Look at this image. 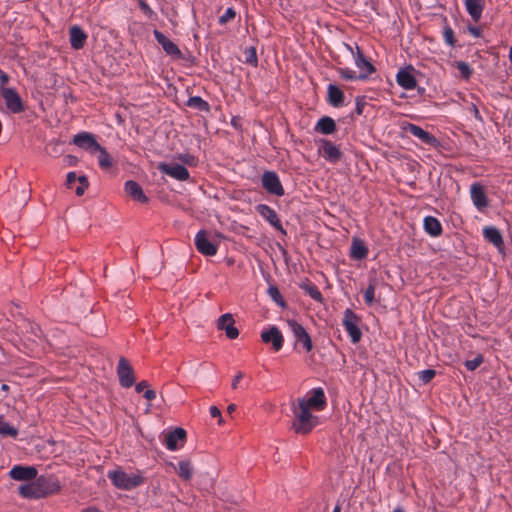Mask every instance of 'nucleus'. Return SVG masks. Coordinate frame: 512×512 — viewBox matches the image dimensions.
<instances>
[{
	"label": "nucleus",
	"mask_w": 512,
	"mask_h": 512,
	"mask_svg": "<svg viewBox=\"0 0 512 512\" xmlns=\"http://www.w3.org/2000/svg\"><path fill=\"white\" fill-rule=\"evenodd\" d=\"M292 412L294 414L292 429L297 434H309L319 424V417L313 415L311 409L304 404L297 402V405H293Z\"/></svg>",
	"instance_id": "nucleus-1"
},
{
	"label": "nucleus",
	"mask_w": 512,
	"mask_h": 512,
	"mask_svg": "<svg viewBox=\"0 0 512 512\" xmlns=\"http://www.w3.org/2000/svg\"><path fill=\"white\" fill-rule=\"evenodd\" d=\"M108 478L116 488L122 490H131L144 483V477L140 473L128 474L121 469L109 471Z\"/></svg>",
	"instance_id": "nucleus-2"
},
{
	"label": "nucleus",
	"mask_w": 512,
	"mask_h": 512,
	"mask_svg": "<svg viewBox=\"0 0 512 512\" xmlns=\"http://www.w3.org/2000/svg\"><path fill=\"white\" fill-rule=\"evenodd\" d=\"M359 322L360 318L351 309L345 310L343 326L354 344L358 343L362 337V332L358 327Z\"/></svg>",
	"instance_id": "nucleus-3"
},
{
	"label": "nucleus",
	"mask_w": 512,
	"mask_h": 512,
	"mask_svg": "<svg viewBox=\"0 0 512 512\" xmlns=\"http://www.w3.org/2000/svg\"><path fill=\"white\" fill-rule=\"evenodd\" d=\"M0 93L5 101L6 107L12 113L18 114L25 110L23 101L14 88L0 87Z\"/></svg>",
	"instance_id": "nucleus-4"
},
{
	"label": "nucleus",
	"mask_w": 512,
	"mask_h": 512,
	"mask_svg": "<svg viewBox=\"0 0 512 512\" xmlns=\"http://www.w3.org/2000/svg\"><path fill=\"white\" fill-rule=\"evenodd\" d=\"M310 394L308 398H300L297 402L304 404L308 409L322 411L327 405L324 390L321 387L314 388Z\"/></svg>",
	"instance_id": "nucleus-5"
},
{
	"label": "nucleus",
	"mask_w": 512,
	"mask_h": 512,
	"mask_svg": "<svg viewBox=\"0 0 512 512\" xmlns=\"http://www.w3.org/2000/svg\"><path fill=\"white\" fill-rule=\"evenodd\" d=\"M119 383L124 388H130L135 384L133 367L125 357H120L117 365Z\"/></svg>",
	"instance_id": "nucleus-6"
},
{
	"label": "nucleus",
	"mask_w": 512,
	"mask_h": 512,
	"mask_svg": "<svg viewBox=\"0 0 512 512\" xmlns=\"http://www.w3.org/2000/svg\"><path fill=\"white\" fill-rule=\"evenodd\" d=\"M36 486L41 498L48 495L56 494L60 491L61 485L59 480L54 476H40L35 478Z\"/></svg>",
	"instance_id": "nucleus-7"
},
{
	"label": "nucleus",
	"mask_w": 512,
	"mask_h": 512,
	"mask_svg": "<svg viewBox=\"0 0 512 512\" xmlns=\"http://www.w3.org/2000/svg\"><path fill=\"white\" fill-rule=\"evenodd\" d=\"M157 168L161 173L178 181H186L190 177V173L187 168L181 164L160 162Z\"/></svg>",
	"instance_id": "nucleus-8"
},
{
	"label": "nucleus",
	"mask_w": 512,
	"mask_h": 512,
	"mask_svg": "<svg viewBox=\"0 0 512 512\" xmlns=\"http://www.w3.org/2000/svg\"><path fill=\"white\" fill-rule=\"evenodd\" d=\"M262 186L270 194L276 196L284 195V188L278 175L272 171H265L262 175Z\"/></svg>",
	"instance_id": "nucleus-9"
},
{
	"label": "nucleus",
	"mask_w": 512,
	"mask_h": 512,
	"mask_svg": "<svg viewBox=\"0 0 512 512\" xmlns=\"http://www.w3.org/2000/svg\"><path fill=\"white\" fill-rule=\"evenodd\" d=\"M287 324L291 331L293 332L294 337L297 342L303 345V348L306 352H310L313 348L312 340L306 329L298 323L296 320H288Z\"/></svg>",
	"instance_id": "nucleus-10"
},
{
	"label": "nucleus",
	"mask_w": 512,
	"mask_h": 512,
	"mask_svg": "<svg viewBox=\"0 0 512 512\" xmlns=\"http://www.w3.org/2000/svg\"><path fill=\"white\" fill-rule=\"evenodd\" d=\"M404 130L405 132L418 138L424 144H427L432 147H437L439 145V141L434 135L425 131L418 125L408 123L407 125L404 126Z\"/></svg>",
	"instance_id": "nucleus-11"
},
{
	"label": "nucleus",
	"mask_w": 512,
	"mask_h": 512,
	"mask_svg": "<svg viewBox=\"0 0 512 512\" xmlns=\"http://www.w3.org/2000/svg\"><path fill=\"white\" fill-rule=\"evenodd\" d=\"M196 249L205 256H214L217 253V245L208 238L205 230H200L195 236Z\"/></svg>",
	"instance_id": "nucleus-12"
},
{
	"label": "nucleus",
	"mask_w": 512,
	"mask_h": 512,
	"mask_svg": "<svg viewBox=\"0 0 512 512\" xmlns=\"http://www.w3.org/2000/svg\"><path fill=\"white\" fill-rule=\"evenodd\" d=\"M72 143L81 149L94 153L100 144L96 141L95 135L90 132H80L73 137Z\"/></svg>",
	"instance_id": "nucleus-13"
},
{
	"label": "nucleus",
	"mask_w": 512,
	"mask_h": 512,
	"mask_svg": "<svg viewBox=\"0 0 512 512\" xmlns=\"http://www.w3.org/2000/svg\"><path fill=\"white\" fill-rule=\"evenodd\" d=\"M256 211L259 213L261 217H263L266 221H268L276 230L280 231L283 234H286L282 223L274 209L266 204H259L256 206Z\"/></svg>",
	"instance_id": "nucleus-14"
},
{
	"label": "nucleus",
	"mask_w": 512,
	"mask_h": 512,
	"mask_svg": "<svg viewBox=\"0 0 512 512\" xmlns=\"http://www.w3.org/2000/svg\"><path fill=\"white\" fill-rule=\"evenodd\" d=\"M234 323L232 314H223L217 320V329L225 331L229 339H236L239 336V330L235 327Z\"/></svg>",
	"instance_id": "nucleus-15"
},
{
	"label": "nucleus",
	"mask_w": 512,
	"mask_h": 512,
	"mask_svg": "<svg viewBox=\"0 0 512 512\" xmlns=\"http://www.w3.org/2000/svg\"><path fill=\"white\" fill-rule=\"evenodd\" d=\"M414 68L407 66L400 69L396 75V81L405 90H412L417 86L416 78L413 75Z\"/></svg>",
	"instance_id": "nucleus-16"
},
{
	"label": "nucleus",
	"mask_w": 512,
	"mask_h": 512,
	"mask_svg": "<svg viewBox=\"0 0 512 512\" xmlns=\"http://www.w3.org/2000/svg\"><path fill=\"white\" fill-rule=\"evenodd\" d=\"M37 473L33 466L16 465L10 470L9 475L16 481H30L37 477Z\"/></svg>",
	"instance_id": "nucleus-17"
},
{
	"label": "nucleus",
	"mask_w": 512,
	"mask_h": 512,
	"mask_svg": "<svg viewBox=\"0 0 512 512\" xmlns=\"http://www.w3.org/2000/svg\"><path fill=\"white\" fill-rule=\"evenodd\" d=\"M156 41L162 46L163 50L170 56H173L177 59L182 58V52L178 48V46L173 43L170 39H168L162 32L159 30H154L153 32Z\"/></svg>",
	"instance_id": "nucleus-18"
},
{
	"label": "nucleus",
	"mask_w": 512,
	"mask_h": 512,
	"mask_svg": "<svg viewBox=\"0 0 512 512\" xmlns=\"http://www.w3.org/2000/svg\"><path fill=\"white\" fill-rule=\"evenodd\" d=\"M357 52L355 55V64L357 68L360 70L359 72V80L366 79L370 74L375 72V67L373 64L366 59L362 50L357 46Z\"/></svg>",
	"instance_id": "nucleus-19"
},
{
	"label": "nucleus",
	"mask_w": 512,
	"mask_h": 512,
	"mask_svg": "<svg viewBox=\"0 0 512 512\" xmlns=\"http://www.w3.org/2000/svg\"><path fill=\"white\" fill-rule=\"evenodd\" d=\"M261 340L266 344L272 343V347L275 351L281 350L284 342L282 333L275 326L271 327L269 330L263 331L261 333Z\"/></svg>",
	"instance_id": "nucleus-20"
},
{
	"label": "nucleus",
	"mask_w": 512,
	"mask_h": 512,
	"mask_svg": "<svg viewBox=\"0 0 512 512\" xmlns=\"http://www.w3.org/2000/svg\"><path fill=\"white\" fill-rule=\"evenodd\" d=\"M319 153L330 162H337L342 157L340 149L334 145L331 141L322 139Z\"/></svg>",
	"instance_id": "nucleus-21"
},
{
	"label": "nucleus",
	"mask_w": 512,
	"mask_h": 512,
	"mask_svg": "<svg viewBox=\"0 0 512 512\" xmlns=\"http://www.w3.org/2000/svg\"><path fill=\"white\" fill-rule=\"evenodd\" d=\"M485 239L490 242L499 253H504V241L502 233L493 226H487L483 229Z\"/></svg>",
	"instance_id": "nucleus-22"
},
{
	"label": "nucleus",
	"mask_w": 512,
	"mask_h": 512,
	"mask_svg": "<svg viewBox=\"0 0 512 512\" xmlns=\"http://www.w3.org/2000/svg\"><path fill=\"white\" fill-rule=\"evenodd\" d=\"M126 194L134 201L145 204L148 202V197L145 195L142 187L133 180H128L124 184Z\"/></svg>",
	"instance_id": "nucleus-23"
},
{
	"label": "nucleus",
	"mask_w": 512,
	"mask_h": 512,
	"mask_svg": "<svg viewBox=\"0 0 512 512\" xmlns=\"http://www.w3.org/2000/svg\"><path fill=\"white\" fill-rule=\"evenodd\" d=\"M186 436V431L183 428H176L175 430L169 432L165 439V445L167 449L171 451L177 450L180 447L178 442H181L182 445L186 440Z\"/></svg>",
	"instance_id": "nucleus-24"
},
{
	"label": "nucleus",
	"mask_w": 512,
	"mask_h": 512,
	"mask_svg": "<svg viewBox=\"0 0 512 512\" xmlns=\"http://www.w3.org/2000/svg\"><path fill=\"white\" fill-rule=\"evenodd\" d=\"M70 44L75 50H80L85 46L87 34L81 27L74 25L69 29Z\"/></svg>",
	"instance_id": "nucleus-25"
},
{
	"label": "nucleus",
	"mask_w": 512,
	"mask_h": 512,
	"mask_svg": "<svg viewBox=\"0 0 512 512\" xmlns=\"http://www.w3.org/2000/svg\"><path fill=\"white\" fill-rule=\"evenodd\" d=\"M368 255V249L364 242L358 238H354L351 244L350 256L354 260H362Z\"/></svg>",
	"instance_id": "nucleus-26"
},
{
	"label": "nucleus",
	"mask_w": 512,
	"mask_h": 512,
	"mask_svg": "<svg viewBox=\"0 0 512 512\" xmlns=\"http://www.w3.org/2000/svg\"><path fill=\"white\" fill-rule=\"evenodd\" d=\"M315 131L324 135L332 134L336 131V123L329 116H323L315 126Z\"/></svg>",
	"instance_id": "nucleus-27"
},
{
	"label": "nucleus",
	"mask_w": 512,
	"mask_h": 512,
	"mask_svg": "<svg viewBox=\"0 0 512 512\" xmlns=\"http://www.w3.org/2000/svg\"><path fill=\"white\" fill-rule=\"evenodd\" d=\"M424 229L433 237H438L442 234V225L439 220L433 216L424 218Z\"/></svg>",
	"instance_id": "nucleus-28"
},
{
	"label": "nucleus",
	"mask_w": 512,
	"mask_h": 512,
	"mask_svg": "<svg viewBox=\"0 0 512 512\" xmlns=\"http://www.w3.org/2000/svg\"><path fill=\"white\" fill-rule=\"evenodd\" d=\"M328 101L334 107H340L344 103V93L342 90L333 84L328 86Z\"/></svg>",
	"instance_id": "nucleus-29"
},
{
	"label": "nucleus",
	"mask_w": 512,
	"mask_h": 512,
	"mask_svg": "<svg viewBox=\"0 0 512 512\" xmlns=\"http://www.w3.org/2000/svg\"><path fill=\"white\" fill-rule=\"evenodd\" d=\"M300 288L307 295H309L313 300H315L319 303H323V301H324L323 295L315 284H313L309 281L303 282L302 284H300Z\"/></svg>",
	"instance_id": "nucleus-30"
},
{
	"label": "nucleus",
	"mask_w": 512,
	"mask_h": 512,
	"mask_svg": "<svg viewBox=\"0 0 512 512\" xmlns=\"http://www.w3.org/2000/svg\"><path fill=\"white\" fill-rule=\"evenodd\" d=\"M19 494L24 498H41V494L38 491L35 481L29 484L21 485L19 487Z\"/></svg>",
	"instance_id": "nucleus-31"
},
{
	"label": "nucleus",
	"mask_w": 512,
	"mask_h": 512,
	"mask_svg": "<svg viewBox=\"0 0 512 512\" xmlns=\"http://www.w3.org/2000/svg\"><path fill=\"white\" fill-rule=\"evenodd\" d=\"M178 475L185 481H189L193 476V467L190 460H182L178 463Z\"/></svg>",
	"instance_id": "nucleus-32"
},
{
	"label": "nucleus",
	"mask_w": 512,
	"mask_h": 512,
	"mask_svg": "<svg viewBox=\"0 0 512 512\" xmlns=\"http://www.w3.org/2000/svg\"><path fill=\"white\" fill-rule=\"evenodd\" d=\"M186 105L190 108H193V109H196L199 111H204V112L210 111L209 103L199 96L190 97L188 99Z\"/></svg>",
	"instance_id": "nucleus-33"
},
{
	"label": "nucleus",
	"mask_w": 512,
	"mask_h": 512,
	"mask_svg": "<svg viewBox=\"0 0 512 512\" xmlns=\"http://www.w3.org/2000/svg\"><path fill=\"white\" fill-rule=\"evenodd\" d=\"M95 152H99L98 163L102 169L107 170L112 167V158L104 147L100 145V148H97Z\"/></svg>",
	"instance_id": "nucleus-34"
},
{
	"label": "nucleus",
	"mask_w": 512,
	"mask_h": 512,
	"mask_svg": "<svg viewBox=\"0 0 512 512\" xmlns=\"http://www.w3.org/2000/svg\"><path fill=\"white\" fill-rule=\"evenodd\" d=\"M0 435L10 436L13 438H15L18 435V430L13 426L9 425V423L5 421L2 415H0Z\"/></svg>",
	"instance_id": "nucleus-35"
},
{
	"label": "nucleus",
	"mask_w": 512,
	"mask_h": 512,
	"mask_svg": "<svg viewBox=\"0 0 512 512\" xmlns=\"http://www.w3.org/2000/svg\"><path fill=\"white\" fill-rule=\"evenodd\" d=\"M467 11L475 21L480 19V0H466Z\"/></svg>",
	"instance_id": "nucleus-36"
},
{
	"label": "nucleus",
	"mask_w": 512,
	"mask_h": 512,
	"mask_svg": "<svg viewBox=\"0 0 512 512\" xmlns=\"http://www.w3.org/2000/svg\"><path fill=\"white\" fill-rule=\"evenodd\" d=\"M244 62L246 64L257 66L258 58L255 47H248L244 50Z\"/></svg>",
	"instance_id": "nucleus-37"
},
{
	"label": "nucleus",
	"mask_w": 512,
	"mask_h": 512,
	"mask_svg": "<svg viewBox=\"0 0 512 512\" xmlns=\"http://www.w3.org/2000/svg\"><path fill=\"white\" fill-rule=\"evenodd\" d=\"M337 72L345 80H359V74L349 68H338Z\"/></svg>",
	"instance_id": "nucleus-38"
},
{
	"label": "nucleus",
	"mask_w": 512,
	"mask_h": 512,
	"mask_svg": "<svg viewBox=\"0 0 512 512\" xmlns=\"http://www.w3.org/2000/svg\"><path fill=\"white\" fill-rule=\"evenodd\" d=\"M364 300L367 305H372L375 300V283H370L364 292Z\"/></svg>",
	"instance_id": "nucleus-39"
},
{
	"label": "nucleus",
	"mask_w": 512,
	"mask_h": 512,
	"mask_svg": "<svg viewBox=\"0 0 512 512\" xmlns=\"http://www.w3.org/2000/svg\"><path fill=\"white\" fill-rule=\"evenodd\" d=\"M471 197L474 205L480 209V182H475L471 186Z\"/></svg>",
	"instance_id": "nucleus-40"
},
{
	"label": "nucleus",
	"mask_w": 512,
	"mask_h": 512,
	"mask_svg": "<svg viewBox=\"0 0 512 512\" xmlns=\"http://www.w3.org/2000/svg\"><path fill=\"white\" fill-rule=\"evenodd\" d=\"M436 375V371L433 369H426L418 372L419 379L424 383H429Z\"/></svg>",
	"instance_id": "nucleus-41"
},
{
	"label": "nucleus",
	"mask_w": 512,
	"mask_h": 512,
	"mask_svg": "<svg viewBox=\"0 0 512 512\" xmlns=\"http://www.w3.org/2000/svg\"><path fill=\"white\" fill-rule=\"evenodd\" d=\"M268 294L277 304H280L281 306L284 305L283 297L276 286H270L268 288Z\"/></svg>",
	"instance_id": "nucleus-42"
},
{
	"label": "nucleus",
	"mask_w": 512,
	"mask_h": 512,
	"mask_svg": "<svg viewBox=\"0 0 512 512\" xmlns=\"http://www.w3.org/2000/svg\"><path fill=\"white\" fill-rule=\"evenodd\" d=\"M443 36L446 43L450 46H454L456 43V39L454 37V31L450 26H445L443 30Z\"/></svg>",
	"instance_id": "nucleus-43"
},
{
	"label": "nucleus",
	"mask_w": 512,
	"mask_h": 512,
	"mask_svg": "<svg viewBox=\"0 0 512 512\" xmlns=\"http://www.w3.org/2000/svg\"><path fill=\"white\" fill-rule=\"evenodd\" d=\"M78 182L80 183V185L76 188L75 193H76V195L81 196L84 194L85 190L88 188L89 183H88L87 177L84 175L78 177Z\"/></svg>",
	"instance_id": "nucleus-44"
},
{
	"label": "nucleus",
	"mask_w": 512,
	"mask_h": 512,
	"mask_svg": "<svg viewBox=\"0 0 512 512\" xmlns=\"http://www.w3.org/2000/svg\"><path fill=\"white\" fill-rule=\"evenodd\" d=\"M236 16V12L233 8H228L225 13L220 16L219 23L226 24L227 22L233 20Z\"/></svg>",
	"instance_id": "nucleus-45"
},
{
	"label": "nucleus",
	"mask_w": 512,
	"mask_h": 512,
	"mask_svg": "<svg viewBox=\"0 0 512 512\" xmlns=\"http://www.w3.org/2000/svg\"><path fill=\"white\" fill-rule=\"evenodd\" d=\"M457 69L459 70L461 75L466 79L469 78L472 72L469 65L465 62H457Z\"/></svg>",
	"instance_id": "nucleus-46"
},
{
	"label": "nucleus",
	"mask_w": 512,
	"mask_h": 512,
	"mask_svg": "<svg viewBox=\"0 0 512 512\" xmlns=\"http://www.w3.org/2000/svg\"><path fill=\"white\" fill-rule=\"evenodd\" d=\"M464 365L469 371H474L480 366V355H477L473 360L465 361Z\"/></svg>",
	"instance_id": "nucleus-47"
},
{
	"label": "nucleus",
	"mask_w": 512,
	"mask_h": 512,
	"mask_svg": "<svg viewBox=\"0 0 512 512\" xmlns=\"http://www.w3.org/2000/svg\"><path fill=\"white\" fill-rule=\"evenodd\" d=\"M138 5H139L140 9L143 11V13L146 14L148 17H151L154 14L151 7L145 1L140 0L138 2Z\"/></svg>",
	"instance_id": "nucleus-48"
},
{
	"label": "nucleus",
	"mask_w": 512,
	"mask_h": 512,
	"mask_svg": "<svg viewBox=\"0 0 512 512\" xmlns=\"http://www.w3.org/2000/svg\"><path fill=\"white\" fill-rule=\"evenodd\" d=\"M178 160H180L181 162L188 164V165L195 164V157L190 154H180L178 156Z\"/></svg>",
	"instance_id": "nucleus-49"
},
{
	"label": "nucleus",
	"mask_w": 512,
	"mask_h": 512,
	"mask_svg": "<svg viewBox=\"0 0 512 512\" xmlns=\"http://www.w3.org/2000/svg\"><path fill=\"white\" fill-rule=\"evenodd\" d=\"M210 415L213 418H218L219 424L223 423V418H222V415H221V411L216 406H211L210 407Z\"/></svg>",
	"instance_id": "nucleus-50"
},
{
	"label": "nucleus",
	"mask_w": 512,
	"mask_h": 512,
	"mask_svg": "<svg viewBox=\"0 0 512 512\" xmlns=\"http://www.w3.org/2000/svg\"><path fill=\"white\" fill-rule=\"evenodd\" d=\"M78 180V177L75 172H69L66 177V184L68 187H71L72 184Z\"/></svg>",
	"instance_id": "nucleus-51"
},
{
	"label": "nucleus",
	"mask_w": 512,
	"mask_h": 512,
	"mask_svg": "<svg viewBox=\"0 0 512 512\" xmlns=\"http://www.w3.org/2000/svg\"><path fill=\"white\" fill-rule=\"evenodd\" d=\"M57 147H58V143H49L46 146V151L50 155H56L58 153Z\"/></svg>",
	"instance_id": "nucleus-52"
},
{
	"label": "nucleus",
	"mask_w": 512,
	"mask_h": 512,
	"mask_svg": "<svg viewBox=\"0 0 512 512\" xmlns=\"http://www.w3.org/2000/svg\"><path fill=\"white\" fill-rule=\"evenodd\" d=\"M148 387H149L148 381L143 380V381L139 382L138 384H136L135 390L137 393H141L142 391H144V389H146Z\"/></svg>",
	"instance_id": "nucleus-53"
},
{
	"label": "nucleus",
	"mask_w": 512,
	"mask_h": 512,
	"mask_svg": "<svg viewBox=\"0 0 512 512\" xmlns=\"http://www.w3.org/2000/svg\"><path fill=\"white\" fill-rule=\"evenodd\" d=\"M244 377V374L242 372H238L234 378H233V381H232V389H236L237 386H238V383L240 382V380Z\"/></svg>",
	"instance_id": "nucleus-54"
},
{
	"label": "nucleus",
	"mask_w": 512,
	"mask_h": 512,
	"mask_svg": "<svg viewBox=\"0 0 512 512\" xmlns=\"http://www.w3.org/2000/svg\"><path fill=\"white\" fill-rule=\"evenodd\" d=\"M143 397L149 401L154 400L156 398V392L151 389L145 390Z\"/></svg>",
	"instance_id": "nucleus-55"
},
{
	"label": "nucleus",
	"mask_w": 512,
	"mask_h": 512,
	"mask_svg": "<svg viewBox=\"0 0 512 512\" xmlns=\"http://www.w3.org/2000/svg\"><path fill=\"white\" fill-rule=\"evenodd\" d=\"M468 31L474 35L475 37L480 36V27L477 26H468Z\"/></svg>",
	"instance_id": "nucleus-56"
},
{
	"label": "nucleus",
	"mask_w": 512,
	"mask_h": 512,
	"mask_svg": "<svg viewBox=\"0 0 512 512\" xmlns=\"http://www.w3.org/2000/svg\"><path fill=\"white\" fill-rule=\"evenodd\" d=\"M8 81H9V76L5 72L0 70V83H1V87H3Z\"/></svg>",
	"instance_id": "nucleus-57"
},
{
	"label": "nucleus",
	"mask_w": 512,
	"mask_h": 512,
	"mask_svg": "<svg viewBox=\"0 0 512 512\" xmlns=\"http://www.w3.org/2000/svg\"><path fill=\"white\" fill-rule=\"evenodd\" d=\"M468 109L475 115V117H478L479 110L475 103H471L470 106L468 107Z\"/></svg>",
	"instance_id": "nucleus-58"
},
{
	"label": "nucleus",
	"mask_w": 512,
	"mask_h": 512,
	"mask_svg": "<svg viewBox=\"0 0 512 512\" xmlns=\"http://www.w3.org/2000/svg\"><path fill=\"white\" fill-rule=\"evenodd\" d=\"M235 410H236V405H235V404H230V405L227 407V412H228L229 414L233 413Z\"/></svg>",
	"instance_id": "nucleus-59"
},
{
	"label": "nucleus",
	"mask_w": 512,
	"mask_h": 512,
	"mask_svg": "<svg viewBox=\"0 0 512 512\" xmlns=\"http://www.w3.org/2000/svg\"><path fill=\"white\" fill-rule=\"evenodd\" d=\"M356 112H357V114H359V115H360V114H362V112H363V111H362V105L360 104V102H359V101H357Z\"/></svg>",
	"instance_id": "nucleus-60"
},
{
	"label": "nucleus",
	"mask_w": 512,
	"mask_h": 512,
	"mask_svg": "<svg viewBox=\"0 0 512 512\" xmlns=\"http://www.w3.org/2000/svg\"><path fill=\"white\" fill-rule=\"evenodd\" d=\"M1 390L4 391V392H8L9 391V386L7 384H2L1 385Z\"/></svg>",
	"instance_id": "nucleus-61"
},
{
	"label": "nucleus",
	"mask_w": 512,
	"mask_h": 512,
	"mask_svg": "<svg viewBox=\"0 0 512 512\" xmlns=\"http://www.w3.org/2000/svg\"><path fill=\"white\" fill-rule=\"evenodd\" d=\"M333 512H341V506H340V504H337V505L334 507Z\"/></svg>",
	"instance_id": "nucleus-62"
},
{
	"label": "nucleus",
	"mask_w": 512,
	"mask_h": 512,
	"mask_svg": "<svg viewBox=\"0 0 512 512\" xmlns=\"http://www.w3.org/2000/svg\"><path fill=\"white\" fill-rule=\"evenodd\" d=\"M83 512H100V511H98L97 509L89 508V509L84 510Z\"/></svg>",
	"instance_id": "nucleus-63"
},
{
	"label": "nucleus",
	"mask_w": 512,
	"mask_h": 512,
	"mask_svg": "<svg viewBox=\"0 0 512 512\" xmlns=\"http://www.w3.org/2000/svg\"><path fill=\"white\" fill-rule=\"evenodd\" d=\"M509 59H510V61L512 62V47L510 48V52H509Z\"/></svg>",
	"instance_id": "nucleus-64"
}]
</instances>
